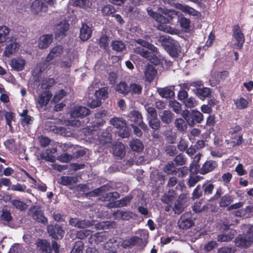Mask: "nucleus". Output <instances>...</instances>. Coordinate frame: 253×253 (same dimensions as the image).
<instances>
[{"mask_svg":"<svg viewBox=\"0 0 253 253\" xmlns=\"http://www.w3.org/2000/svg\"><path fill=\"white\" fill-rule=\"evenodd\" d=\"M115 90L119 93L126 96L129 94V85L124 82L121 81L116 85Z\"/></svg>","mask_w":253,"mask_h":253,"instance_id":"nucleus-32","label":"nucleus"},{"mask_svg":"<svg viewBox=\"0 0 253 253\" xmlns=\"http://www.w3.org/2000/svg\"><path fill=\"white\" fill-rule=\"evenodd\" d=\"M90 112V110L85 107L81 106H75L71 112V116L74 118H83L89 115Z\"/></svg>","mask_w":253,"mask_h":253,"instance_id":"nucleus-16","label":"nucleus"},{"mask_svg":"<svg viewBox=\"0 0 253 253\" xmlns=\"http://www.w3.org/2000/svg\"><path fill=\"white\" fill-rule=\"evenodd\" d=\"M52 96V94L50 90H43L38 96L37 107L42 109L46 106Z\"/></svg>","mask_w":253,"mask_h":253,"instance_id":"nucleus-12","label":"nucleus"},{"mask_svg":"<svg viewBox=\"0 0 253 253\" xmlns=\"http://www.w3.org/2000/svg\"><path fill=\"white\" fill-rule=\"evenodd\" d=\"M28 110L25 109L22 113H19V116L22 118L20 119L22 125H29L33 124L34 119L33 117L28 115Z\"/></svg>","mask_w":253,"mask_h":253,"instance_id":"nucleus-33","label":"nucleus"},{"mask_svg":"<svg viewBox=\"0 0 253 253\" xmlns=\"http://www.w3.org/2000/svg\"><path fill=\"white\" fill-rule=\"evenodd\" d=\"M233 36L236 40L237 43H234V45L238 49L242 48L243 44L245 42V36L241 31L239 25H235L233 28Z\"/></svg>","mask_w":253,"mask_h":253,"instance_id":"nucleus-6","label":"nucleus"},{"mask_svg":"<svg viewBox=\"0 0 253 253\" xmlns=\"http://www.w3.org/2000/svg\"><path fill=\"white\" fill-rule=\"evenodd\" d=\"M195 93L201 99L204 100L209 97L211 95V90L210 88L204 87L202 88L197 87L194 90Z\"/></svg>","mask_w":253,"mask_h":253,"instance_id":"nucleus-27","label":"nucleus"},{"mask_svg":"<svg viewBox=\"0 0 253 253\" xmlns=\"http://www.w3.org/2000/svg\"><path fill=\"white\" fill-rule=\"evenodd\" d=\"M108 112L105 110H100L94 114L95 120L93 122L92 126H103L106 122V121L103 119L104 117L107 116Z\"/></svg>","mask_w":253,"mask_h":253,"instance_id":"nucleus-21","label":"nucleus"},{"mask_svg":"<svg viewBox=\"0 0 253 253\" xmlns=\"http://www.w3.org/2000/svg\"><path fill=\"white\" fill-rule=\"evenodd\" d=\"M113 154L116 156L123 157L125 155V146L121 143L113 147Z\"/></svg>","mask_w":253,"mask_h":253,"instance_id":"nucleus-47","label":"nucleus"},{"mask_svg":"<svg viewBox=\"0 0 253 253\" xmlns=\"http://www.w3.org/2000/svg\"><path fill=\"white\" fill-rule=\"evenodd\" d=\"M163 170L168 174H176L178 169L176 168L173 162H169L165 166Z\"/></svg>","mask_w":253,"mask_h":253,"instance_id":"nucleus-43","label":"nucleus"},{"mask_svg":"<svg viewBox=\"0 0 253 253\" xmlns=\"http://www.w3.org/2000/svg\"><path fill=\"white\" fill-rule=\"evenodd\" d=\"M253 242V237H251L248 233L239 234L235 240L236 246L241 248H248Z\"/></svg>","mask_w":253,"mask_h":253,"instance_id":"nucleus-9","label":"nucleus"},{"mask_svg":"<svg viewBox=\"0 0 253 253\" xmlns=\"http://www.w3.org/2000/svg\"><path fill=\"white\" fill-rule=\"evenodd\" d=\"M55 84L53 78H48L42 81L41 86L44 90H49V89Z\"/></svg>","mask_w":253,"mask_h":253,"instance_id":"nucleus-54","label":"nucleus"},{"mask_svg":"<svg viewBox=\"0 0 253 253\" xmlns=\"http://www.w3.org/2000/svg\"><path fill=\"white\" fill-rule=\"evenodd\" d=\"M47 230L49 236L55 240L62 239L65 233L62 227L58 224L48 225L47 227Z\"/></svg>","mask_w":253,"mask_h":253,"instance_id":"nucleus-7","label":"nucleus"},{"mask_svg":"<svg viewBox=\"0 0 253 253\" xmlns=\"http://www.w3.org/2000/svg\"><path fill=\"white\" fill-rule=\"evenodd\" d=\"M231 225L227 221H223L222 226L221 230L223 232L222 234L218 235L217 240L218 242H229L231 241L234 237L237 232L235 230L230 229Z\"/></svg>","mask_w":253,"mask_h":253,"instance_id":"nucleus-4","label":"nucleus"},{"mask_svg":"<svg viewBox=\"0 0 253 253\" xmlns=\"http://www.w3.org/2000/svg\"><path fill=\"white\" fill-rule=\"evenodd\" d=\"M160 40L163 42L165 49L169 54L173 58H177L181 49L179 42L169 37V38L161 37Z\"/></svg>","mask_w":253,"mask_h":253,"instance_id":"nucleus-2","label":"nucleus"},{"mask_svg":"<svg viewBox=\"0 0 253 253\" xmlns=\"http://www.w3.org/2000/svg\"><path fill=\"white\" fill-rule=\"evenodd\" d=\"M185 107L191 108L195 107L197 104V102L195 98L193 97H187L185 100L182 101Z\"/></svg>","mask_w":253,"mask_h":253,"instance_id":"nucleus-61","label":"nucleus"},{"mask_svg":"<svg viewBox=\"0 0 253 253\" xmlns=\"http://www.w3.org/2000/svg\"><path fill=\"white\" fill-rule=\"evenodd\" d=\"M183 11L191 15L197 17L201 16L200 12L188 5H185L183 7Z\"/></svg>","mask_w":253,"mask_h":253,"instance_id":"nucleus-63","label":"nucleus"},{"mask_svg":"<svg viewBox=\"0 0 253 253\" xmlns=\"http://www.w3.org/2000/svg\"><path fill=\"white\" fill-rule=\"evenodd\" d=\"M78 179L77 177L62 176L60 178V183L64 186H67L77 183Z\"/></svg>","mask_w":253,"mask_h":253,"instance_id":"nucleus-39","label":"nucleus"},{"mask_svg":"<svg viewBox=\"0 0 253 253\" xmlns=\"http://www.w3.org/2000/svg\"><path fill=\"white\" fill-rule=\"evenodd\" d=\"M169 106L176 114H178L181 113V105L176 100H170L169 102Z\"/></svg>","mask_w":253,"mask_h":253,"instance_id":"nucleus-55","label":"nucleus"},{"mask_svg":"<svg viewBox=\"0 0 253 253\" xmlns=\"http://www.w3.org/2000/svg\"><path fill=\"white\" fill-rule=\"evenodd\" d=\"M158 92L161 96L167 98H170L174 95V92L168 87L159 89Z\"/></svg>","mask_w":253,"mask_h":253,"instance_id":"nucleus-49","label":"nucleus"},{"mask_svg":"<svg viewBox=\"0 0 253 253\" xmlns=\"http://www.w3.org/2000/svg\"><path fill=\"white\" fill-rule=\"evenodd\" d=\"M151 181L155 184L164 185L165 183V177L162 173L158 171H155L151 174Z\"/></svg>","mask_w":253,"mask_h":253,"instance_id":"nucleus-30","label":"nucleus"},{"mask_svg":"<svg viewBox=\"0 0 253 253\" xmlns=\"http://www.w3.org/2000/svg\"><path fill=\"white\" fill-rule=\"evenodd\" d=\"M130 148L133 151L140 152L142 151L144 148V145L142 142L138 139H134L129 143Z\"/></svg>","mask_w":253,"mask_h":253,"instance_id":"nucleus-37","label":"nucleus"},{"mask_svg":"<svg viewBox=\"0 0 253 253\" xmlns=\"http://www.w3.org/2000/svg\"><path fill=\"white\" fill-rule=\"evenodd\" d=\"M30 211L32 212V216L34 220L44 225L47 224V218L44 216L43 211L39 208L33 207L30 208Z\"/></svg>","mask_w":253,"mask_h":253,"instance_id":"nucleus-13","label":"nucleus"},{"mask_svg":"<svg viewBox=\"0 0 253 253\" xmlns=\"http://www.w3.org/2000/svg\"><path fill=\"white\" fill-rule=\"evenodd\" d=\"M134 51L135 53L139 54L142 57L147 58L156 65H158L160 63L159 60L156 55H153L152 52H149L142 47H135Z\"/></svg>","mask_w":253,"mask_h":253,"instance_id":"nucleus-8","label":"nucleus"},{"mask_svg":"<svg viewBox=\"0 0 253 253\" xmlns=\"http://www.w3.org/2000/svg\"><path fill=\"white\" fill-rule=\"evenodd\" d=\"M133 196L131 195H128L121 199L117 201L114 203L113 207H125L129 205L131 200L132 199Z\"/></svg>","mask_w":253,"mask_h":253,"instance_id":"nucleus-41","label":"nucleus"},{"mask_svg":"<svg viewBox=\"0 0 253 253\" xmlns=\"http://www.w3.org/2000/svg\"><path fill=\"white\" fill-rule=\"evenodd\" d=\"M204 196H208L212 193L214 185L209 181H206L201 185Z\"/></svg>","mask_w":253,"mask_h":253,"instance_id":"nucleus-40","label":"nucleus"},{"mask_svg":"<svg viewBox=\"0 0 253 253\" xmlns=\"http://www.w3.org/2000/svg\"><path fill=\"white\" fill-rule=\"evenodd\" d=\"M63 47L61 45H57L50 50L49 53L47 55L45 62L49 63L52 60L54 57L60 56L61 53L63 52Z\"/></svg>","mask_w":253,"mask_h":253,"instance_id":"nucleus-22","label":"nucleus"},{"mask_svg":"<svg viewBox=\"0 0 253 253\" xmlns=\"http://www.w3.org/2000/svg\"><path fill=\"white\" fill-rule=\"evenodd\" d=\"M19 44L16 42V40L14 41L11 40L9 41L4 51V54L5 56L9 57L10 55L14 54L19 49Z\"/></svg>","mask_w":253,"mask_h":253,"instance_id":"nucleus-18","label":"nucleus"},{"mask_svg":"<svg viewBox=\"0 0 253 253\" xmlns=\"http://www.w3.org/2000/svg\"><path fill=\"white\" fill-rule=\"evenodd\" d=\"M40 157L41 159L44 160L46 162H54L55 160V157L48 152V149H47L45 152H42Z\"/></svg>","mask_w":253,"mask_h":253,"instance_id":"nucleus-56","label":"nucleus"},{"mask_svg":"<svg viewBox=\"0 0 253 253\" xmlns=\"http://www.w3.org/2000/svg\"><path fill=\"white\" fill-rule=\"evenodd\" d=\"M218 167L217 163L213 160H210L206 161L202 165L199 173L205 175L213 171Z\"/></svg>","mask_w":253,"mask_h":253,"instance_id":"nucleus-15","label":"nucleus"},{"mask_svg":"<svg viewBox=\"0 0 253 253\" xmlns=\"http://www.w3.org/2000/svg\"><path fill=\"white\" fill-rule=\"evenodd\" d=\"M192 116L191 120L193 122V123L190 124V126H194L196 123H201L204 119V116L202 113L197 110L192 111Z\"/></svg>","mask_w":253,"mask_h":253,"instance_id":"nucleus-35","label":"nucleus"},{"mask_svg":"<svg viewBox=\"0 0 253 253\" xmlns=\"http://www.w3.org/2000/svg\"><path fill=\"white\" fill-rule=\"evenodd\" d=\"M179 198L180 197H179L178 199L176 200L174 205L172 208V210L174 213L178 214L181 213L184 210L182 200Z\"/></svg>","mask_w":253,"mask_h":253,"instance_id":"nucleus-53","label":"nucleus"},{"mask_svg":"<svg viewBox=\"0 0 253 253\" xmlns=\"http://www.w3.org/2000/svg\"><path fill=\"white\" fill-rule=\"evenodd\" d=\"M233 197L229 194L222 196L219 199V206L221 208H228L233 201Z\"/></svg>","mask_w":253,"mask_h":253,"instance_id":"nucleus-34","label":"nucleus"},{"mask_svg":"<svg viewBox=\"0 0 253 253\" xmlns=\"http://www.w3.org/2000/svg\"><path fill=\"white\" fill-rule=\"evenodd\" d=\"M133 212L122 210H117L114 212V216L116 219L129 220L132 218Z\"/></svg>","mask_w":253,"mask_h":253,"instance_id":"nucleus-29","label":"nucleus"},{"mask_svg":"<svg viewBox=\"0 0 253 253\" xmlns=\"http://www.w3.org/2000/svg\"><path fill=\"white\" fill-rule=\"evenodd\" d=\"M121 238L119 237H113L110 239L105 244V247H108L111 249H115L120 244Z\"/></svg>","mask_w":253,"mask_h":253,"instance_id":"nucleus-51","label":"nucleus"},{"mask_svg":"<svg viewBox=\"0 0 253 253\" xmlns=\"http://www.w3.org/2000/svg\"><path fill=\"white\" fill-rule=\"evenodd\" d=\"M142 86L140 84L131 83L129 85V94L132 96L139 95L142 93Z\"/></svg>","mask_w":253,"mask_h":253,"instance_id":"nucleus-36","label":"nucleus"},{"mask_svg":"<svg viewBox=\"0 0 253 253\" xmlns=\"http://www.w3.org/2000/svg\"><path fill=\"white\" fill-rule=\"evenodd\" d=\"M4 118L6 120V124L9 128H12V121H15V114L12 112H6L4 114Z\"/></svg>","mask_w":253,"mask_h":253,"instance_id":"nucleus-57","label":"nucleus"},{"mask_svg":"<svg viewBox=\"0 0 253 253\" xmlns=\"http://www.w3.org/2000/svg\"><path fill=\"white\" fill-rule=\"evenodd\" d=\"M128 121L131 123L130 125L138 126L144 131L148 130L147 125L143 122L142 116L138 111L130 112L128 114Z\"/></svg>","mask_w":253,"mask_h":253,"instance_id":"nucleus-5","label":"nucleus"},{"mask_svg":"<svg viewBox=\"0 0 253 253\" xmlns=\"http://www.w3.org/2000/svg\"><path fill=\"white\" fill-rule=\"evenodd\" d=\"M133 240L134 241L133 243V247L137 246L140 248H143L145 247L147 242L145 239H142L137 236H132Z\"/></svg>","mask_w":253,"mask_h":253,"instance_id":"nucleus-58","label":"nucleus"},{"mask_svg":"<svg viewBox=\"0 0 253 253\" xmlns=\"http://www.w3.org/2000/svg\"><path fill=\"white\" fill-rule=\"evenodd\" d=\"M176 197L175 191L169 190L168 192L165 193L161 198V201L163 203L169 204H172Z\"/></svg>","mask_w":253,"mask_h":253,"instance_id":"nucleus-28","label":"nucleus"},{"mask_svg":"<svg viewBox=\"0 0 253 253\" xmlns=\"http://www.w3.org/2000/svg\"><path fill=\"white\" fill-rule=\"evenodd\" d=\"M109 233L107 231L97 232L94 234H91L88 241L91 244H98L107 241Z\"/></svg>","mask_w":253,"mask_h":253,"instance_id":"nucleus-14","label":"nucleus"},{"mask_svg":"<svg viewBox=\"0 0 253 253\" xmlns=\"http://www.w3.org/2000/svg\"><path fill=\"white\" fill-rule=\"evenodd\" d=\"M87 105L91 108H95L99 106L101 104V100L94 94L90 97H88L87 101Z\"/></svg>","mask_w":253,"mask_h":253,"instance_id":"nucleus-42","label":"nucleus"},{"mask_svg":"<svg viewBox=\"0 0 253 253\" xmlns=\"http://www.w3.org/2000/svg\"><path fill=\"white\" fill-rule=\"evenodd\" d=\"M174 20L177 21L182 29L188 30L190 28L191 23L190 19L185 17L183 15L179 16L177 14V17L174 18Z\"/></svg>","mask_w":253,"mask_h":253,"instance_id":"nucleus-38","label":"nucleus"},{"mask_svg":"<svg viewBox=\"0 0 253 253\" xmlns=\"http://www.w3.org/2000/svg\"><path fill=\"white\" fill-rule=\"evenodd\" d=\"M204 195L201 185L199 184L194 189L192 194V198L193 199H197L201 197Z\"/></svg>","mask_w":253,"mask_h":253,"instance_id":"nucleus-64","label":"nucleus"},{"mask_svg":"<svg viewBox=\"0 0 253 253\" xmlns=\"http://www.w3.org/2000/svg\"><path fill=\"white\" fill-rule=\"evenodd\" d=\"M157 73V71L153 65L148 64L146 66L144 76L147 81L149 82L153 81Z\"/></svg>","mask_w":253,"mask_h":253,"instance_id":"nucleus-23","label":"nucleus"},{"mask_svg":"<svg viewBox=\"0 0 253 253\" xmlns=\"http://www.w3.org/2000/svg\"><path fill=\"white\" fill-rule=\"evenodd\" d=\"M112 49L118 52H122L126 49V45L121 41H113L111 43Z\"/></svg>","mask_w":253,"mask_h":253,"instance_id":"nucleus-44","label":"nucleus"},{"mask_svg":"<svg viewBox=\"0 0 253 253\" xmlns=\"http://www.w3.org/2000/svg\"><path fill=\"white\" fill-rule=\"evenodd\" d=\"M194 225L191 213L186 212L183 214L178 221V225L180 229H187Z\"/></svg>","mask_w":253,"mask_h":253,"instance_id":"nucleus-11","label":"nucleus"},{"mask_svg":"<svg viewBox=\"0 0 253 253\" xmlns=\"http://www.w3.org/2000/svg\"><path fill=\"white\" fill-rule=\"evenodd\" d=\"M117 130L119 136L122 138L128 137L130 134L131 129L127 126L126 121L123 118L114 117L110 121Z\"/></svg>","mask_w":253,"mask_h":253,"instance_id":"nucleus-3","label":"nucleus"},{"mask_svg":"<svg viewBox=\"0 0 253 253\" xmlns=\"http://www.w3.org/2000/svg\"><path fill=\"white\" fill-rule=\"evenodd\" d=\"M69 27V24L67 21L62 22L58 25L56 28L55 33V36L61 38L65 37L66 36V32L68 31Z\"/></svg>","mask_w":253,"mask_h":253,"instance_id":"nucleus-25","label":"nucleus"},{"mask_svg":"<svg viewBox=\"0 0 253 253\" xmlns=\"http://www.w3.org/2000/svg\"><path fill=\"white\" fill-rule=\"evenodd\" d=\"M148 14L154 18L158 23V29L165 31L166 24H173L174 18L177 17V13L175 11H170L163 9L162 8L158 9L159 13L153 11L152 9H147Z\"/></svg>","mask_w":253,"mask_h":253,"instance_id":"nucleus-1","label":"nucleus"},{"mask_svg":"<svg viewBox=\"0 0 253 253\" xmlns=\"http://www.w3.org/2000/svg\"><path fill=\"white\" fill-rule=\"evenodd\" d=\"M149 126L153 130H158L161 126V122L158 117L156 118H148L147 120Z\"/></svg>","mask_w":253,"mask_h":253,"instance_id":"nucleus-52","label":"nucleus"},{"mask_svg":"<svg viewBox=\"0 0 253 253\" xmlns=\"http://www.w3.org/2000/svg\"><path fill=\"white\" fill-rule=\"evenodd\" d=\"M144 108L147 112V120H148V118H156L158 117L157 111L154 107L145 105Z\"/></svg>","mask_w":253,"mask_h":253,"instance_id":"nucleus-60","label":"nucleus"},{"mask_svg":"<svg viewBox=\"0 0 253 253\" xmlns=\"http://www.w3.org/2000/svg\"><path fill=\"white\" fill-rule=\"evenodd\" d=\"M92 31L91 28L85 23H83L80 29V38L83 41H86L91 38Z\"/></svg>","mask_w":253,"mask_h":253,"instance_id":"nucleus-20","label":"nucleus"},{"mask_svg":"<svg viewBox=\"0 0 253 253\" xmlns=\"http://www.w3.org/2000/svg\"><path fill=\"white\" fill-rule=\"evenodd\" d=\"M234 104L238 109H244L247 108L249 105L248 100L243 97L239 99L234 100Z\"/></svg>","mask_w":253,"mask_h":253,"instance_id":"nucleus-46","label":"nucleus"},{"mask_svg":"<svg viewBox=\"0 0 253 253\" xmlns=\"http://www.w3.org/2000/svg\"><path fill=\"white\" fill-rule=\"evenodd\" d=\"M37 248L42 253H51L50 244L46 240L38 239L36 243Z\"/></svg>","mask_w":253,"mask_h":253,"instance_id":"nucleus-19","label":"nucleus"},{"mask_svg":"<svg viewBox=\"0 0 253 253\" xmlns=\"http://www.w3.org/2000/svg\"><path fill=\"white\" fill-rule=\"evenodd\" d=\"M203 200L201 199L199 201L195 202L192 207L193 211L199 213L203 211H206L208 207L206 205H203Z\"/></svg>","mask_w":253,"mask_h":253,"instance_id":"nucleus-50","label":"nucleus"},{"mask_svg":"<svg viewBox=\"0 0 253 253\" xmlns=\"http://www.w3.org/2000/svg\"><path fill=\"white\" fill-rule=\"evenodd\" d=\"M188 123L182 118H176L174 121V126L179 132H186L188 128Z\"/></svg>","mask_w":253,"mask_h":253,"instance_id":"nucleus-26","label":"nucleus"},{"mask_svg":"<svg viewBox=\"0 0 253 253\" xmlns=\"http://www.w3.org/2000/svg\"><path fill=\"white\" fill-rule=\"evenodd\" d=\"M25 65V61L23 59H13L11 60L10 66L13 70L17 71H21L24 68Z\"/></svg>","mask_w":253,"mask_h":253,"instance_id":"nucleus-31","label":"nucleus"},{"mask_svg":"<svg viewBox=\"0 0 253 253\" xmlns=\"http://www.w3.org/2000/svg\"><path fill=\"white\" fill-rule=\"evenodd\" d=\"M109 37L106 35H102L98 42V45L101 48L104 50H107L109 47Z\"/></svg>","mask_w":253,"mask_h":253,"instance_id":"nucleus-48","label":"nucleus"},{"mask_svg":"<svg viewBox=\"0 0 253 253\" xmlns=\"http://www.w3.org/2000/svg\"><path fill=\"white\" fill-rule=\"evenodd\" d=\"M53 39L52 34H44L40 37L38 41V47L40 49H46L51 44Z\"/></svg>","mask_w":253,"mask_h":253,"instance_id":"nucleus-17","label":"nucleus"},{"mask_svg":"<svg viewBox=\"0 0 253 253\" xmlns=\"http://www.w3.org/2000/svg\"><path fill=\"white\" fill-rule=\"evenodd\" d=\"M94 94L96 96H97V97L100 98L101 100V99H105L108 97V88L107 87H101L98 90L96 91Z\"/></svg>","mask_w":253,"mask_h":253,"instance_id":"nucleus-59","label":"nucleus"},{"mask_svg":"<svg viewBox=\"0 0 253 253\" xmlns=\"http://www.w3.org/2000/svg\"><path fill=\"white\" fill-rule=\"evenodd\" d=\"M44 3L40 0H35L32 3L31 8L36 12H39L42 10Z\"/></svg>","mask_w":253,"mask_h":253,"instance_id":"nucleus-62","label":"nucleus"},{"mask_svg":"<svg viewBox=\"0 0 253 253\" xmlns=\"http://www.w3.org/2000/svg\"><path fill=\"white\" fill-rule=\"evenodd\" d=\"M10 32L9 29L6 26L0 27V43L6 41Z\"/></svg>","mask_w":253,"mask_h":253,"instance_id":"nucleus-45","label":"nucleus"},{"mask_svg":"<svg viewBox=\"0 0 253 253\" xmlns=\"http://www.w3.org/2000/svg\"><path fill=\"white\" fill-rule=\"evenodd\" d=\"M159 116L163 123L169 125L172 122L174 114L170 110H167L163 111Z\"/></svg>","mask_w":253,"mask_h":253,"instance_id":"nucleus-24","label":"nucleus"},{"mask_svg":"<svg viewBox=\"0 0 253 253\" xmlns=\"http://www.w3.org/2000/svg\"><path fill=\"white\" fill-rule=\"evenodd\" d=\"M242 129V127L239 125H236L230 128L229 133L230 135H233L238 133L236 137H232L233 139H236V141H232L233 147L238 146L242 144L243 142V134L241 132Z\"/></svg>","mask_w":253,"mask_h":253,"instance_id":"nucleus-10","label":"nucleus"}]
</instances>
